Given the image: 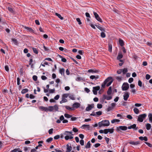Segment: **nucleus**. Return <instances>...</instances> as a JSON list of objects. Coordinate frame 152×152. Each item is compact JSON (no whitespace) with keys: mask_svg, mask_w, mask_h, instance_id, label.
<instances>
[{"mask_svg":"<svg viewBox=\"0 0 152 152\" xmlns=\"http://www.w3.org/2000/svg\"><path fill=\"white\" fill-rule=\"evenodd\" d=\"M39 108L41 110L45 111L46 112H48V111H58V106L57 104H55L53 106H49L48 107L40 106L39 107Z\"/></svg>","mask_w":152,"mask_h":152,"instance_id":"nucleus-1","label":"nucleus"},{"mask_svg":"<svg viewBox=\"0 0 152 152\" xmlns=\"http://www.w3.org/2000/svg\"><path fill=\"white\" fill-rule=\"evenodd\" d=\"M98 125L99 127L107 126L109 125L110 122L108 120H103L102 121L99 122L98 123Z\"/></svg>","mask_w":152,"mask_h":152,"instance_id":"nucleus-2","label":"nucleus"},{"mask_svg":"<svg viewBox=\"0 0 152 152\" xmlns=\"http://www.w3.org/2000/svg\"><path fill=\"white\" fill-rule=\"evenodd\" d=\"M113 81L112 77H107L104 81L105 83L107 84V86H109Z\"/></svg>","mask_w":152,"mask_h":152,"instance_id":"nucleus-3","label":"nucleus"},{"mask_svg":"<svg viewBox=\"0 0 152 152\" xmlns=\"http://www.w3.org/2000/svg\"><path fill=\"white\" fill-rule=\"evenodd\" d=\"M146 116V114L145 113L140 115L138 117L137 121L140 122H142Z\"/></svg>","mask_w":152,"mask_h":152,"instance_id":"nucleus-4","label":"nucleus"},{"mask_svg":"<svg viewBox=\"0 0 152 152\" xmlns=\"http://www.w3.org/2000/svg\"><path fill=\"white\" fill-rule=\"evenodd\" d=\"M127 129V127L125 126H120L117 127L116 131L117 132H121V130L123 131H126Z\"/></svg>","mask_w":152,"mask_h":152,"instance_id":"nucleus-5","label":"nucleus"},{"mask_svg":"<svg viewBox=\"0 0 152 152\" xmlns=\"http://www.w3.org/2000/svg\"><path fill=\"white\" fill-rule=\"evenodd\" d=\"M129 88V84L127 83H123L122 86V90L123 91H126Z\"/></svg>","mask_w":152,"mask_h":152,"instance_id":"nucleus-6","label":"nucleus"},{"mask_svg":"<svg viewBox=\"0 0 152 152\" xmlns=\"http://www.w3.org/2000/svg\"><path fill=\"white\" fill-rule=\"evenodd\" d=\"M64 134L66 135L65 137V139L66 140H68L69 139H72L73 138V137L72 136H71L70 134L69 133L66 132V131L65 132V133H64Z\"/></svg>","mask_w":152,"mask_h":152,"instance_id":"nucleus-7","label":"nucleus"},{"mask_svg":"<svg viewBox=\"0 0 152 152\" xmlns=\"http://www.w3.org/2000/svg\"><path fill=\"white\" fill-rule=\"evenodd\" d=\"M94 107V104H88L87 107L86 108V110L87 111H89L91 110Z\"/></svg>","mask_w":152,"mask_h":152,"instance_id":"nucleus-8","label":"nucleus"},{"mask_svg":"<svg viewBox=\"0 0 152 152\" xmlns=\"http://www.w3.org/2000/svg\"><path fill=\"white\" fill-rule=\"evenodd\" d=\"M80 104L78 102H75L72 105V107L75 109V108H77L80 107Z\"/></svg>","mask_w":152,"mask_h":152,"instance_id":"nucleus-9","label":"nucleus"},{"mask_svg":"<svg viewBox=\"0 0 152 152\" xmlns=\"http://www.w3.org/2000/svg\"><path fill=\"white\" fill-rule=\"evenodd\" d=\"M124 99L125 101H126L129 97V94L128 92H125L123 96Z\"/></svg>","mask_w":152,"mask_h":152,"instance_id":"nucleus-10","label":"nucleus"},{"mask_svg":"<svg viewBox=\"0 0 152 152\" xmlns=\"http://www.w3.org/2000/svg\"><path fill=\"white\" fill-rule=\"evenodd\" d=\"M129 143L131 144L134 145H137L138 144H140V142L138 141H132L129 142Z\"/></svg>","mask_w":152,"mask_h":152,"instance_id":"nucleus-11","label":"nucleus"},{"mask_svg":"<svg viewBox=\"0 0 152 152\" xmlns=\"http://www.w3.org/2000/svg\"><path fill=\"white\" fill-rule=\"evenodd\" d=\"M66 146L67 147L66 152H70L72 149L71 146H69V144H67Z\"/></svg>","mask_w":152,"mask_h":152,"instance_id":"nucleus-12","label":"nucleus"},{"mask_svg":"<svg viewBox=\"0 0 152 152\" xmlns=\"http://www.w3.org/2000/svg\"><path fill=\"white\" fill-rule=\"evenodd\" d=\"M88 72L89 73H97L99 72V71L96 70L90 69L88 71Z\"/></svg>","mask_w":152,"mask_h":152,"instance_id":"nucleus-13","label":"nucleus"},{"mask_svg":"<svg viewBox=\"0 0 152 152\" xmlns=\"http://www.w3.org/2000/svg\"><path fill=\"white\" fill-rule=\"evenodd\" d=\"M103 99H106L107 100L111 99L112 97L111 96H107V95H103Z\"/></svg>","mask_w":152,"mask_h":152,"instance_id":"nucleus-14","label":"nucleus"},{"mask_svg":"<svg viewBox=\"0 0 152 152\" xmlns=\"http://www.w3.org/2000/svg\"><path fill=\"white\" fill-rule=\"evenodd\" d=\"M139 138L140 140H144L145 141H147L148 140V139L146 137H143L142 136L140 137H139Z\"/></svg>","mask_w":152,"mask_h":152,"instance_id":"nucleus-15","label":"nucleus"},{"mask_svg":"<svg viewBox=\"0 0 152 152\" xmlns=\"http://www.w3.org/2000/svg\"><path fill=\"white\" fill-rule=\"evenodd\" d=\"M96 27L98 28L99 29L101 30L102 31H104L105 29L102 27L98 25H95Z\"/></svg>","mask_w":152,"mask_h":152,"instance_id":"nucleus-16","label":"nucleus"},{"mask_svg":"<svg viewBox=\"0 0 152 152\" xmlns=\"http://www.w3.org/2000/svg\"><path fill=\"white\" fill-rule=\"evenodd\" d=\"M25 28L29 32H34V30L32 29L31 28L26 26H25Z\"/></svg>","mask_w":152,"mask_h":152,"instance_id":"nucleus-17","label":"nucleus"},{"mask_svg":"<svg viewBox=\"0 0 152 152\" xmlns=\"http://www.w3.org/2000/svg\"><path fill=\"white\" fill-rule=\"evenodd\" d=\"M112 93V87H110L109 88L108 90L107 91V93L108 95H110Z\"/></svg>","mask_w":152,"mask_h":152,"instance_id":"nucleus-18","label":"nucleus"},{"mask_svg":"<svg viewBox=\"0 0 152 152\" xmlns=\"http://www.w3.org/2000/svg\"><path fill=\"white\" fill-rule=\"evenodd\" d=\"M146 129L147 130H150L151 128V126L150 124L148 123L146 125Z\"/></svg>","mask_w":152,"mask_h":152,"instance_id":"nucleus-19","label":"nucleus"},{"mask_svg":"<svg viewBox=\"0 0 152 152\" xmlns=\"http://www.w3.org/2000/svg\"><path fill=\"white\" fill-rule=\"evenodd\" d=\"M148 117L149 118V121L150 123L152 122V114L151 113L148 115Z\"/></svg>","mask_w":152,"mask_h":152,"instance_id":"nucleus-20","label":"nucleus"},{"mask_svg":"<svg viewBox=\"0 0 152 152\" xmlns=\"http://www.w3.org/2000/svg\"><path fill=\"white\" fill-rule=\"evenodd\" d=\"M119 42L120 45L122 47L124 46V42L122 40L119 39Z\"/></svg>","mask_w":152,"mask_h":152,"instance_id":"nucleus-21","label":"nucleus"},{"mask_svg":"<svg viewBox=\"0 0 152 152\" xmlns=\"http://www.w3.org/2000/svg\"><path fill=\"white\" fill-rule=\"evenodd\" d=\"M55 15L56 16H57L61 20H63L64 19V18L63 17H62L61 15H60V14L57 13H55Z\"/></svg>","mask_w":152,"mask_h":152,"instance_id":"nucleus-22","label":"nucleus"},{"mask_svg":"<svg viewBox=\"0 0 152 152\" xmlns=\"http://www.w3.org/2000/svg\"><path fill=\"white\" fill-rule=\"evenodd\" d=\"M65 70L64 68H62L61 69H59V73L61 75L63 74L64 75V73Z\"/></svg>","mask_w":152,"mask_h":152,"instance_id":"nucleus-23","label":"nucleus"},{"mask_svg":"<svg viewBox=\"0 0 152 152\" xmlns=\"http://www.w3.org/2000/svg\"><path fill=\"white\" fill-rule=\"evenodd\" d=\"M123 55L121 53H119L117 57V58L118 60H119L123 57Z\"/></svg>","mask_w":152,"mask_h":152,"instance_id":"nucleus-24","label":"nucleus"},{"mask_svg":"<svg viewBox=\"0 0 152 152\" xmlns=\"http://www.w3.org/2000/svg\"><path fill=\"white\" fill-rule=\"evenodd\" d=\"M132 129H134L135 130H137L138 129V127H136V124H133L131 125Z\"/></svg>","mask_w":152,"mask_h":152,"instance_id":"nucleus-25","label":"nucleus"},{"mask_svg":"<svg viewBox=\"0 0 152 152\" xmlns=\"http://www.w3.org/2000/svg\"><path fill=\"white\" fill-rule=\"evenodd\" d=\"M65 108H66V109L69 110H74V109L73 108V107H69L68 106H65Z\"/></svg>","mask_w":152,"mask_h":152,"instance_id":"nucleus-26","label":"nucleus"},{"mask_svg":"<svg viewBox=\"0 0 152 152\" xmlns=\"http://www.w3.org/2000/svg\"><path fill=\"white\" fill-rule=\"evenodd\" d=\"M122 72L124 75L128 71V70L127 68H124V69H121Z\"/></svg>","mask_w":152,"mask_h":152,"instance_id":"nucleus-27","label":"nucleus"},{"mask_svg":"<svg viewBox=\"0 0 152 152\" xmlns=\"http://www.w3.org/2000/svg\"><path fill=\"white\" fill-rule=\"evenodd\" d=\"M133 110L134 113L136 114H138L139 113V110L136 107H135L134 108Z\"/></svg>","mask_w":152,"mask_h":152,"instance_id":"nucleus-28","label":"nucleus"},{"mask_svg":"<svg viewBox=\"0 0 152 152\" xmlns=\"http://www.w3.org/2000/svg\"><path fill=\"white\" fill-rule=\"evenodd\" d=\"M28 90L27 88H25L23 89L21 91L22 94H24L28 92Z\"/></svg>","mask_w":152,"mask_h":152,"instance_id":"nucleus-29","label":"nucleus"},{"mask_svg":"<svg viewBox=\"0 0 152 152\" xmlns=\"http://www.w3.org/2000/svg\"><path fill=\"white\" fill-rule=\"evenodd\" d=\"M53 138L52 137L48 138L46 140V142L48 143H50L52 141Z\"/></svg>","mask_w":152,"mask_h":152,"instance_id":"nucleus-30","label":"nucleus"},{"mask_svg":"<svg viewBox=\"0 0 152 152\" xmlns=\"http://www.w3.org/2000/svg\"><path fill=\"white\" fill-rule=\"evenodd\" d=\"M91 144L90 141H89L87 143L86 145L85 148H89L90 147Z\"/></svg>","mask_w":152,"mask_h":152,"instance_id":"nucleus-31","label":"nucleus"},{"mask_svg":"<svg viewBox=\"0 0 152 152\" xmlns=\"http://www.w3.org/2000/svg\"><path fill=\"white\" fill-rule=\"evenodd\" d=\"M59 57L61 58V61L64 62H66V59L65 58H63L62 56L61 55L59 56Z\"/></svg>","mask_w":152,"mask_h":152,"instance_id":"nucleus-32","label":"nucleus"},{"mask_svg":"<svg viewBox=\"0 0 152 152\" xmlns=\"http://www.w3.org/2000/svg\"><path fill=\"white\" fill-rule=\"evenodd\" d=\"M69 97L70 99L72 100H75V98L74 96L73 95H71L69 96Z\"/></svg>","mask_w":152,"mask_h":152,"instance_id":"nucleus-33","label":"nucleus"},{"mask_svg":"<svg viewBox=\"0 0 152 152\" xmlns=\"http://www.w3.org/2000/svg\"><path fill=\"white\" fill-rule=\"evenodd\" d=\"M7 9L11 13L14 12V11L13 9L10 7H8L7 8Z\"/></svg>","mask_w":152,"mask_h":152,"instance_id":"nucleus-34","label":"nucleus"},{"mask_svg":"<svg viewBox=\"0 0 152 152\" xmlns=\"http://www.w3.org/2000/svg\"><path fill=\"white\" fill-rule=\"evenodd\" d=\"M32 50H33L34 52V53H35L36 54H37L38 53V50L37 49V48H32Z\"/></svg>","mask_w":152,"mask_h":152,"instance_id":"nucleus-35","label":"nucleus"},{"mask_svg":"<svg viewBox=\"0 0 152 152\" xmlns=\"http://www.w3.org/2000/svg\"><path fill=\"white\" fill-rule=\"evenodd\" d=\"M69 96V94H63L62 96V97L64 98H67Z\"/></svg>","mask_w":152,"mask_h":152,"instance_id":"nucleus-36","label":"nucleus"},{"mask_svg":"<svg viewBox=\"0 0 152 152\" xmlns=\"http://www.w3.org/2000/svg\"><path fill=\"white\" fill-rule=\"evenodd\" d=\"M100 89V87L99 86L94 87H93V89L96 91H98Z\"/></svg>","mask_w":152,"mask_h":152,"instance_id":"nucleus-37","label":"nucleus"},{"mask_svg":"<svg viewBox=\"0 0 152 152\" xmlns=\"http://www.w3.org/2000/svg\"><path fill=\"white\" fill-rule=\"evenodd\" d=\"M109 51L111 52L112 51V45L111 44H109Z\"/></svg>","mask_w":152,"mask_h":152,"instance_id":"nucleus-38","label":"nucleus"},{"mask_svg":"<svg viewBox=\"0 0 152 152\" xmlns=\"http://www.w3.org/2000/svg\"><path fill=\"white\" fill-rule=\"evenodd\" d=\"M64 115L66 118H70L72 117V116L71 115L66 113L64 114Z\"/></svg>","mask_w":152,"mask_h":152,"instance_id":"nucleus-39","label":"nucleus"},{"mask_svg":"<svg viewBox=\"0 0 152 152\" xmlns=\"http://www.w3.org/2000/svg\"><path fill=\"white\" fill-rule=\"evenodd\" d=\"M59 49L61 51H63L64 50L65 52H66L67 50L66 49H64V48L62 47H59Z\"/></svg>","mask_w":152,"mask_h":152,"instance_id":"nucleus-40","label":"nucleus"},{"mask_svg":"<svg viewBox=\"0 0 152 152\" xmlns=\"http://www.w3.org/2000/svg\"><path fill=\"white\" fill-rule=\"evenodd\" d=\"M101 36L102 38H104L105 37L106 35L104 32H102L101 33Z\"/></svg>","mask_w":152,"mask_h":152,"instance_id":"nucleus-41","label":"nucleus"},{"mask_svg":"<svg viewBox=\"0 0 152 152\" xmlns=\"http://www.w3.org/2000/svg\"><path fill=\"white\" fill-rule=\"evenodd\" d=\"M122 77H116V79L119 81H121L122 80Z\"/></svg>","mask_w":152,"mask_h":152,"instance_id":"nucleus-42","label":"nucleus"},{"mask_svg":"<svg viewBox=\"0 0 152 152\" xmlns=\"http://www.w3.org/2000/svg\"><path fill=\"white\" fill-rule=\"evenodd\" d=\"M96 113V115L99 116L101 115L102 114V112L101 111H99L98 112H97Z\"/></svg>","mask_w":152,"mask_h":152,"instance_id":"nucleus-43","label":"nucleus"},{"mask_svg":"<svg viewBox=\"0 0 152 152\" xmlns=\"http://www.w3.org/2000/svg\"><path fill=\"white\" fill-rule=\"evenodd\" d=\"M108 132H110L111 133H112L113 132L114 129H107Z\"/></svg>","mask_w":152,"mask_h":152,"instance_id":"nucleus-44","label":"nucleus"},{"mask_svg":"<svg viewBox=\"0 0 152 152\" xmlns=\"http://www.w3.org/2000/svg\"><path fill=\"white\" fill-rule=\"evenodd\" d=\"M113 108L111 107V106H109L107 108V111H109L112 110L113 109Z\"/></svg>","mask_w":152,"mask_h":152,"instance_id":"nucleus-45","label":"nucleus"},{"mask_svg":"<svg viewBox=\"0 0 152 152\" xmlns=\"http://www.w3.org/2000/svg\"><path fill=\"white\" fill-rule=\"evenodd\" d=\"M32 78H33V80L34 81H37V77L36 75H34V76H33Z\"/></svg>","mask_w":152,"mask_h":152,"instance_id":"nucleus-46","label":"nucleus"},{"mask_svg":"<svg viewBox=\"0 0 152 152\" xmlns=\"http://www.w3.org/2000/svg\"><path fill=\"white\" fill-rule=\"evenodd\" d=\"M151 77V76L148 74H146L145 76L146 79L147 80H148L150 79Z\"/></svg>","mask_w":152,"mask_h":152,"instance_id":"nucleus-47","label":"nucleus"},{"mask_svg":"<svg viewBox=\"0 0 152 152\" xmlns=\"http://www.w3.org/2000/svg\"><path fill=\"white\" fill-rule=\"evenodd\" d=\"M53 129L51 128L49 129L48 131L49 134H51L53 133Z\"/></svg>","mask_w":152,"mask_h":152,"instance_id":"nucleus-48","label":"nucleus"},{"mask_svg":"<svg viewBox=\"0 0 152 152\" xmlns=\"http://www.w3.org/2000/svg\"><path fill=\"white\" fill-rule=\"evenodd\" d=\"M76 20H77V21L78 23L80 25L82 24V23H81V22L80 20V19L79 18H77Z\"/></svg>","mask_w":152,"mask_h":152,"instance_id":"nucleus-49","label":"nucleus"},{"mask_svg":"<svg viewBox=\"0 0 152 152\" xmlns=\"http://www.w3.org/2000/svg\"><path fill=\"white\" fill-rule=\"evenodd\" d=\"M72 131L74 132L75 133H76L78 132V130L76 127H74L72 129Z\"/></svg>","mask_w":152,"mask_h":152,"instance_id":"nucleus-50","label":"nucleus"},{"mask_svg":"<svg viewBox=\"0 0 152 152\" xmlns=\"http://www.w3.org/2000/svg\"><path fill=\"white\" fill-rule=\"evenodd\" d=\"M133 78L132 77L130 78L128 80V82L129 83H131L133 81Z\"/></svg>","mask_w":152,"mask_h":152,"instance_id":"nucleus-51","label":"nucleus"},{"mask_svg":"<svg viewBox=\"0 0 152 152\" xmlns=\"http://www.w3.org/2000/svg\"><path fill=\"white\" fill-rule=\"evenodd\" d=\"M45 65H48V63L47 61H45L43 64H41V65L42 66L45 67Z\"/></svg>","mask_w":152,"mask_h":152,"instance_id":"nucleus-52","label":"nucleus"},{"mask_svg":"<svg viewBox=\"0 0 152 152\" xmlns=\"http://www.w3.org/2000/svg\"><path fill=\"white\" fill-rule=\"evenodd\" d=\"M12 40L16 45H17L18 44L17 41L16 39H12Z\"/></svg>","mask_w":152,"mask_h":152,"instance_id":"nucleus-53","label":"nucleus"},{"mask_svg":"<svg viewBox=\"0 0 152 152\" xmlns=\"http://www.w3.org/2000/svg\"><path fill=\"white\" fill-rule=\"evenodd\" d=\"M102 105L101 104H97V107L98 109H101L102 107Z\"/></svg>","mask_w":152,"mask_h":152,"instance_id":"nucleus-54","label":"nucleus"},{"mask_svg":"<svg viewBox=\"0 0 152 152\" xmlns=\"http://www.w3.org/2000/svg\"><path fill=\"white\" fill-rule=\"evenodd\" d=\"M138 85L140 87L142 86V82L140 80H139L138 81Z\"/></svg>","mask_w":152,"mask_h":152,"instance_id":"nucleus-55","label":"nucleus"},{"mask_svg":"<svg viewBox=\"0 0 152 152\" xmlns=\"http://www.w3.org/2000/svg\"><path fill=\"white\" fill-rule=\"evenodd\" d=\"M96 19L99 21L100 22H102V19L100 18L99 17H98L97 18H96Z\"/></svg>","mask_w":152,"mask_h":152,"instance_id":"nucleus-56","label":"nucleus"},{"mask_svg":"<svg viewBox=\"0 0 152 152\" xmlns=\"http://www.w3.org/2000/svg\"><path fill=\"white\" fill-rule=\"evenodd\" d=\"M94 14L95 16L96 19L99 16V15L96 12H94Z\"/></svg>","mask_w":152,"mask_h":152,"instance_id":"nucleus-57","label":"nucleus"},{"mask_svg":"<svg viewBox=\"0 0 152 152\" xmlns=\"http://www.w3.org/2000/svg\"><path fill=\"white\" fill-rule=\"evenodd\" d=\"M59 97L60 96L59 95H57L54 97V99L55 100H57L59 99Z\"/></svg>","mask_w":152,"mask_h":152,"instance_id":"nucleus-58","label":"nucleus"},{"mask_svg":"<svg viewBox=\"0 0 152 152\" xmlns=\"http://www.w3.org/2000/svg\"><path fill=\"white\" fill-rule=\"evenodd\" d=\"M47 77L45 76L42 75L41 76V79L43 80H45L47 79Z\"/></svg>","mask_w":152,"mask_h":152,"instance_id":"nucleus-59","label":"nucleus"},{"mask_svg":"<svg viewBox=\"0 0 152 152\" xmlns=\"http://www.w3.org/2000/svg\"><path fill=\"white\" fill-rule=\"evenodd\" d=\"M145 143L149 147H152V145L151 143L147 142H145Z\"/></svg>","mask_w":152,"mask_h":152,"instance_id":"nucleus-60","label":"nucleus"},{"mask_svg":"<svg viewBox=\"0 0 152 152\" xmlns=\"http://www.w3.org/2000/svg\"><path fill=\"white\" fill-rule=\"evenodd\" d=\"M80 143L81 145H83L84 144V140H81L80 141Z\"/></svg>","mask_w":152,"mask_h":152,"instance_id":"nucleus-61","label":"nucleus"},{"mask_svg":"<svg viewBox=\"0 0 152 152\" xmlns=\"http://www.w3.org/2000/svg\"><path fill=\"white\" fill-rule=\"evenodd\" d=\"M60 138L59 135H57L54 137V139L57 140Z\"/></svg>","mask_w":152,"mask_h":152,"instance_id":"nucleus-62","label":"nucleus"},{"mask_svg":"<svg viewBox=\"0 0 152 152\" xmlns=\"http://www.w3.org/2000/svg\"><path fill=\"white\" fill-rule=\"evenodd\" d=\"M35 97V96L33 95V94H30L29 95V98L31 99H33Z\"/></svg>","mask_w":152,"mask_h":152,"instance_id":"nucleus-63","label":"nucleus"},{"mask_svg":"<svg viewBox=\"0 0 152 152\" xmlns=\"http://www.w3.org/2000/svg\"><path fill=\"white\" fill-rule=\"evenodd\" d=\"M126 117L129 119H132V116L130 115H127L126 116Z\"/></svg>","mask_w":152,"mask_h":152,"instance_id":"nucleus-64","label":"nucleus"}]
</instances>
